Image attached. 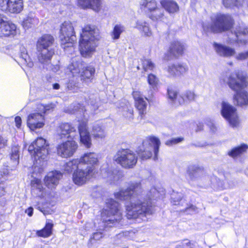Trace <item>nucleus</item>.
Listing matches in <instances>:
<instances>
[{"mask_svg":"<svg viewBox=\"0 0 248 248\" xmlns=\"http://www.w3.org/2000/svg\"><path fill=\"white\" fill-rule=\"evenodd\" d=\"M165 191L163 188L160 187L157 189L155 187L152 188L148 194V199H156L163 197L165 195Z\"/></svg>","mask_w":248,"mask_h":248,"instance_id":"obj_39","label":"nucleus"},{"mask_svg":"<svg viewBox=\"0 0 248 248\" xmlns=\"http://www.w3.org/2000/svg\"><path fill=\"white\" fill-rule=\"evenodd\" d=\"M48 107L39 104L37 108V112L30 114L27 119V124L31 130L43 127L45 124L44 114L49 110Z\"/></svg>","mask_w":248,"mask_h":248,"instance_id":"obj_12","label":"nucleus"},{"mask_svg":"<svg viewBox=\"0 0 248 248\" xmlns=\"http://www.w3.org/2000/svg\"><path fill=\"white\" fill-rule=\"evenodd\" d=\"M62 177V173L57 171L50 172L44 179L46 186L48 188H54L58 185Z\"/></svg>","mask_w":248,"mask_h":248,"instance_id":"obj_25","label":"nucleus"},{"mask_svg":"<svg viewBox=\"0 0 248 248\" xmlns=\"http://www.w3.org/2000/svg\"><path fill=\"white\" fill-rule=\"evenodd\" d=\"M23 9V0H0V9L11 14L20 13Z\"/></svg>","mask_w":248,"mask_h":248,"instance_id":"obj_16","label":"nucleus"},{"mask_svg":"<svg viewBox=\"0 0 248 248\" xmlns=\"http://www.w3.org/2000/svg\"><path fill=\"white\" fill-rule=\"evenodd\" d=\"M100 174L103 178L111 183H115L121 177V174L116 170L112 171L108 164H103L100 168Z\"/></svg>","mask_w":248,"mask_h":248,"instance_id":"obj_20","label":"nucleus"},{"mask_svg":"<svg viewBox=\"0 0 248 248\" xmlns=\"http://www.w3.org/2000/svg\"><path fill=\"white\" fill-rule=\"evenodd\" d=\"M96 170L93 167H87L85 169L79 168L73 173L72 179L75 184L82 186L92 178L95 177Z\"/></svg>","mask_w":248,"mask_h":248,"instance_id":"obj_13","label":"nucleus"},{"mask_svg":"<svg viewBox=\"0 0 248 248\" xmlns=\"http://www.w3.org/2000/svg\"><path fill=\"white\" fill-rule=\"evenodd\" d=\"M7 140L5 138L0 136V148L5 146L7 145Z\"/></svg>","mask_w":248,"mask_h":248,"instance_id":"obj_58","label":"nucleus"},{"mask_svg":"<svg viewBox=\"0 0 248 248\" xmlns=\"http://www.w3.org/2000/svg\"><path fill=\"white\" fill-rule=\"evenodd\" d=\"M58 133L62 138L66 137L74 139H76V136H78V131H76V127L69 123L61 124L58 130Z\"/></svg>","mask_w":248,"mask_h":248,"instance_id":"obj_22","label":"nucleus"},{"mask_svg":"<svg viewBox=\"0 0 248 248\" xmlns=\"http://www.w3.org/2000/svg\"><path fill=\"white\" fill-rule=\"evenodd\" d=\"M196 207L194 205H191L188 207H186L185 209H181V211L186 212L187 214H192L196 211Z\"/></svg>","mask_w":248,"mask_h":248,"instance_id":"obj_57","label":"nucleus"},{"mask_svg":"<svg viewBox=\"0 0 248 248\" xmlns=\"http://www.w3.org/2000/svg\"><path fill=\"white\" fill-rule=\"evenodd\" d=\"M114 160L124 168H131L136 165L137 156L131 150L123 149L117 151Z\"/></svg>","mask_w":248,"mask_h":248,"instance_id":"obj_11","label":"nucleus"},{"mask_svg":"<svg viewBox=\"0 0 248 248\" xmlns=\"http://www.w3.org/2000/svg\"><path fill=\"white\" fill-rule=\"evenodd\" d=\"M79 168H81V165L79 159L78 158L68 161L64 166V170L68 173L74 171Z\"/></svg>","mask_w":248,"mask_h":248,"instance_id":"obj_35","label":"nucleus"},{"mask_svg":"<svg viewBox=\"0 0 248 248\" xmlns=\"http://www.w3.org/2000/svg\"><path fill=\"white\" fill-rule=\"evenodd\" d=\"M16 126L20 128L21 125V119L19 116H16L15 119Z\"/></svg>","mask_w":248,"mask_h":248,"instance_id":"obj_59","label":"nucleus"},{"mask_svg":"<svg viewBox=\"0 0 248 248\" xmlns=\"http://www.w3.org/2000/svg\"><path fill=\"white\" fill-rule=\"evenodd\" d=\"M37 208L40 211H41L44 215H46V212H45V211L44 210H42V209H40V207H38Z\"/></svg>","mask_w":248,"mask_h":248,"instance_id":"obj_63","label":"nucleus"},{"mask_svg":"<svg viewBox=\"0 0 248 248\" xmlns=\"http://www.w3.org/2000/svg\"><path fill=\"white\" fill-rule=\"evenodd\" d=\"M233 23L231 16L217 13L211 16V23H204L203 30L207 32H218L230 29Z\"/></svg>","mask_w":248,"mask_h":248,"instance_id":"obj_6","label":"nucleus"},{"mask_svg":"<svg viewBox=\"0 0 248 248\" xmlns=\"http://www.w3.org/2000/svg\"><path fill=\"white\" fill-rule=\"evenodd\" d=\"M48 146L42 138H38L29 145L28 151L34 160L33 174L41 173L43 171L48 158Z\"/></svg>","mask_w":248,"mask_h":248,"instance_id":"obj_5","label":"nucleus"},{"mask_svg":"<svg viewBox=\"0 0 248 248\" xmlns=\"http://www.w3.org/2000/svg\"><path fill=\"white\" fill-rule=\"evenodd\" d=\"M226 182H228V180L226 179L221 181L215 176L213 177L211 180V184L213 187L219 189L227 188L232 186L230 184L226 183Z\"/></svg>","mask_w":248,"mask_h":248,"instance_id":"obj_37","label":"nucleus"},{"mask_svg":"<svg viewBox=\"0 0 248 248\" xmlns=\"http://www.w3.org/2000/svg\"><path fill=\"white\" fill-rule=\"evenodd\" d=\"M0 29V36L14 35L16 33V26L15 24L4 21Z\"/></svg>","mask_w":248,"mask_h":248,"instance_id":"obj_26","label":"nucleus"},{"mask_svg":"<svg viewBox=\"0 0 248 248\" xmlns=\"http://www.w3.org/2000/svg\"><path fill=\"white\" fill-rule=\"evenodd\" d=\"M248 148V146L247 144H242L232 148L228 152V154L230 156L235 158L246 153Z\"/></svg>","mask_w":248,"mask_h":248,"instance_id":"obj_34","label":"nucleus"},{"mask_svg":"<svg viewBox=\"0 0 248 248\" xmlns=\"http://www.w3.org/2000/svg\"><path fill=\"white\" fill-rule=\"evenodd\" d=\"M122 218V212L119 203L112 199L107 200L106 207L101 213L102 222L98 230L103 231L107 228L118 226Z\"/></svg>","mask_w":248,"mask_h":248,"instance_id":"obj_4","label":"nucleus"},{"mask_svg":"<svg viewBox=\"0 0 248 248\" xmlns=\"http://www.w3.org/2000/svg\"><path fill=\"white\" fill-rule=\"evenodd\" d=\"M53 224L52 222L47 221L45 227L36 231V235L38 237L47 238L49 237L52 233Z\"/></svg>","mask_w":248,"mask_h":248,"instance_id":"obj_33","label":"nucleus"},{"mask_svg":"<svg viewBox=\"0 0 248 248\" xmlns=\"http://www.w3.org/2000/svg\"><path fill=\"white\" fill-rule=\"evenodd\" d=\"M229 87L235 92L233 96L234 103L243 107L248 105V93L244 89L248 85L247 78L242 72L232 73L228 78Z\"/></svg>","mask_w":248,"mask_h":248,"instance_id":"obj_2","label":"nucleus"},{"mask_svg":"<svg viewBox=\"0 0 248 248\" xmlns=\"http://www.w3.org/2000/svg\"><path fill=\"white\" fill-rule=\"evenodd\" d=\"M120 111L122 115L126 119L131 120L133 118V109L129 105H125L122 107Z\"/></svg>","mask_w":248,"mask_h":248,"instance_id":"obj_41","label":"nucleus"},{"mask_svg":"<svg viewBox=\"0 0 248 248\" xmlns=\"http://www.w3.org/2000/svg\"><path fill=\"white\" fill-rule=\"evenodd\" d=\"M213 47L216 53L220 56L228 58L232 57L235 54L234 48L221 44L214 43Z\"/></svg>","mask_w":248,"mask_h":248,"instance_id":"obj_24","label":"nucleus"},{"mask_svg":"<svg viewBox=\"0 0 248 248\" xmlns=\"http://www.w3.org/2000/svg\"><path fill=\"white\" fill-rule=\"evenodd\" d=\"M148 82L150 87L155 90L157 88L159 83L158 78L154 74H149L148 76Z\"/></svg>","mask_w":248,"mask_h":248,"instance_id":"obj_46","label":"nucleus"},{"mask_svg":"<svg viewBox=\"0 0 248 248\" xmlns=\"http://www.w3.org/2000/svg\"><path fill=\"white\" fill-rule=\"evenodd\" d=\"M10 157L11 161H13V166L18 165L19 158V147L18 146L16 145L12 147Z\"/></svg>","mask_w":248,"mask_h":248,"instance_id":"obj_43","label":"nucleus"},{"mask_svg":"<svg viewBox=\"0 0 248 248\" xmlns=\"http://www.w3.org/2000/svg\"><path fill=\"white\" fill-rule=\"evenodd\" d=\"M248 57V51L241 52L237 55L235 57L238 60H244Z\"/></svg>","mask_w":248,"mask_h":248,"instance_id":"obj_55","label":"nucleus"},{"mask_svg":"<svg viewBox=\"0 0 248 248\" xmlns=\"http://www.w3.org/2000/svg\"><path fill=\"white\" fill-rule=\"evenodd\" d=\"M136 28L140 30L143 35L150 37L152 35V32L149 27L148 24L145 22L138 21Z\"/></svg>","mask_w":248,"mask_h":248,"instance_id":"obj_38","label":"nucleus"},{"mask_svg":"<svg viewBox=\"0 0 248 248\" xmlns=\"http://www.w3.org/2000/svg\"><path fill=\"white\" fill-rule=\"evenodd\" d=\"M185 44L179 41H174L171 43L170 47V53L174 57L181 55L185 49Z\"/></svg>","mask_w":248,"mask_h":248,"instance_id":"obj_27","label":"nucleus"},{"mask_svg":"<svg viewBox=\"0 0 248 248\" xmlns=\"http://www.w3.org/2000/svg\"><path fill=\"white\" fill-rule=\"evenodd\" d=\"M221 113L231 127L234 128L239 126V120L236 109L234 107L223 101L221 103Z\"/></svg>","mask_w":248,"mask_h":248,"instance_id":"obj_14","label":"nucleus"},{"mask_svg":"<svg viewBox=\"0 0 248 248\" xmlns=\"http://www.w3.org/2000/svg\"><path fill=\"white\" fill-rule=\"evenodd\" d=\"M53 88L54 89L58 90L60 88V85L58 83H55L53 85Z\"/></svg>","mask_w":248,"mask_h":248,"instance_id":"obj_62","label":"nucleus"},{"mask_svg":"<svg viewBox=\"0 0 248 248\" xmlns=\"http://www.w3.org/2000/svg\"><path fill=\"white\" fill-rule=\"evenodd\" d=\"M177 77H180L181 76H184L188 71V67L185 63H177Z\"/></svg>","mask_w":248,"mask_h":248,"instance_id":"obj_48","label":"nucleus"},{"mask_svg":"<svg viewBox=\"0 0 248 248\" xmlns=\"http://www.w3.org/2000/svg\"><path fill=\"white\" fill-rule=\"evenodd\" d=\"M172 202L174 205H179L180 203H182L183 202V200L181 198V194L175 193L172 195Z\"/></svg>","mask_w":248,"mask_h":248,"instance_id":"obj_53","label":"nucleus"},{"mask_svg":"<svg viewBox=\"0 0 248 248\" xmlns=\"http://www.w3.org/2000/svg\"><path fill=\"white\" fill-rule=\"evenodd\" d=\"M83 111V108H81V109H79L78 110L77 112H79V113H80V112H82Z\"/></svg>","mask_w":248,"mask_h":248,"instance_id":"obj_64","label":"nucleus"},{"mask_svg":"<svg viewBox=\"0 0 248 248\" xmlns=\"http://www.w3.org/2000/svg\"><path fill=\"white\" fill-rule=\"evenodd\" d=\"M38 22V19L30 16H27L25 18L23 21L22 25L25 29H28L31 27L32 25H35Z\"/></svg>","mask_w":248,"mask_h":248,"instance_id":"obj_45","label":"nucleus"},{"mask_svg":"<svg viewBox=\"0 0 248 248\" xmlns=\"http://www.w3.org/2000/svg\"><path fill=\"white\" fill-rule=\"evenodd\" d=\"M92 135L96 139H103L106 136L104 127L100 124H95L92 129Z\"/></svg>","mask_w":248,"mask_h":248,"instance_id":"obj_36","label":"nucleus"},{"mask_svg":"<svg viewBox=\"0 0 248 248\" xmlns=\"http://www.w3.org/2000/svg\"><path fill=\"white\" fill-rule=\"evenodd\" d=\"M123 31V27L119 25L115 26L112 34V38L114 39H118L120 37L121 33Z\"/></svg>","mask_w":248,"mask_h":248,"instance_id":"obj_50","label":"nucleus"},{"mask_svg":"<svg viewBox=\"0 0 248 248\" xmlns=\"http://www.w3.org/2000/svg\"><path fill=\"white\" fill-rule=\"evenodd\" d=\"M21 58L24 61V63L26 64L28 67H32L33 66V62L24 48L21 49Z\"/></svg>","mask_w":248,"mask_h":248,"instance_id":"obj_44","label":"nucleus"},{"mask_svg":"<svg viewBox=\"0 0 248 248\" xmlns=\"http://www.w3.org/2000/svg\"><path fill=\"white\" fill-rule=\"evenodd\" d=\"M140 6V9L148 15L156 8L157 3L155 0H141Z\"/></svg>","mask_w":248,"mask_h":248,"instance_id":"obj_28","label":"nucleus"},{"mask_svg":"<svg viewBox=\"0 0 248 248\" xmlns=\"http://www.w3.org/2000/svg\"><path fill=\"white\" fill-rule=\"evenodd\" d=\"M80 77L81 80L85 83L91 82L93 79L95 73V68L93 66H87L85 69L83 68Z\"/></svg>","mask_w":248,"mask_h":248,"instance_id":"obj_29","label":"nucleus"},{"mask_svg":"<svg viewBox=\"0 0 248 248\" xmlns=\"http://www.w3.org/2000/svg\"><path fill=\"white\" fill-rule=\"evenodd\" d=\"M166 71L168 73V76L173 78L177 77V63L169 64L167 67H166Z\"/></svg>","mask_w":248,"mask_h":248,"instance_id":"obj_47","label":"nucleus"},{"mask_svg":"<svg viewBox=\"0 0 248 248\" xmlns=\"http://www.w3.org/2000/svg\"><path fill=\"white\" fill-rule=\"evenodd\" d=\"M169 98L172 101L176 103L178 102L179 99L180 100V96H178L177 93L172 90H168V91Z\"/></svg>","mask_w":248,"mask_h":248,"instance_id":"obj_51","label":"nucleus"},{"mask_svg":"<svg viewBox=\"0 0 248 248\" xmlns=\"http://www.w3.org/2000/svg\"><path fill=\"white\" fill-rule=\"evenodd\" d=\"M80 164H86L87 167H93L95 169V165L98 163V155L94 152H87L85 153L79 158Z\"/></svg>","mask_w":248,"mask_h":248,"instance_id":"obj_23","label":"nucleus"},{"mask_svg":"<svg viewBox=\"0 0 248 248\" xmlns=\"http://www.w3.org/2000/svg\"><path fill=\"white\" fill-rule=\"evenodd\" d=\"M160 144V142L158 138L155 136H150L144 140L142 147L138 150L137 153L143 160L151 157L154 152V159L155 160L157 159Z\"/></svg>","mask_w":248,"mask_h":248,"instance_id":"obj_8","label":"nucleus"},{"mask_svg":"<svg viewBox=\"0 0 248 248\" xmlns=\"http://www.w3.org/2000/svg\"><path fill=\"white\" fill-rule=\"evenodd\" d=\"M99 34V30L94 25H87L82 29L79 41V49L82 56L90 57L95 52Z\"/></svg>","mask_w":248,"mask_h":248,"instance_id":"obj_3","label":"nucleus"},{"mask_svg":"<svg viewBox=\"0 0 248 248\" xmlns=\"http://www.w3.org/2000/svg\"><path fill=\"white\" fill-rule=\"evenodd\" d=\"M54 39L52 36L45 34L40 37L37 42L38 59L40 63L47 64L54 54V50L50 48Z\"/></svg>","mask_w":248,"mask_h":248,"instance_id":"obj_7","label":"nucleus"},{"mask_svg":"<svg viewBox=\"0 0 248 248\" xmlns=\"http://www.w3.org/2000/svg\"><path fill=\"white\" fill-rule=\"evenodd\" d=\"M180 100L179 99L178 103L180 105L191 101L195 98V93L191 91H186L180 95Z\"/></svg>","mask_w":248,"mask_h":248,"instance_id":"obj_40","label":"nucleus"},{"mask_svg":"<svg viewBox=\"0 0 248 248\" xmlns=\"http://www.w3.org/2000/svg\"><path fill=\"white\" fill-rule=\"evenodd\" d=\"M148 16L153 21H160L163 22L167 21L166 16L164 15V10L157 6Z\"/></svg>","mask_w":248,"mask_h":248,"instance_id":"obj_30","label":"nucleus"},{"mask_svg":"<svg viewBox=\"0 0 248 248\" xmlns=\"http://www.w3.org/2000/svg\"><path fill=\"white\" fill-rule=\"evenodd\" d=\"M160 3L162 7L170 14H173L179 11V6L174 1L171 0H161Z\"/></svg>","mask_w":248,"mask_h":248,"instance_id":"obj_32","label":"nucleus"},{"mask_svg":"<svg viewBox=\"0 0 248 248\" xmlns=\"http://www.w3.org/2000/svg\"><path fill=\"white\" fill-rule=\"evenodd\" d=\"M78 136H76V138L78 137L79 134L80 142L86 148H90L92 142L90 134L87 128V119L84 118L83 120H78Z\"/></svg>","mask_w":248,"mask_h":248,"instance_id":"obj_19","label":"nucleus"},{"mask_svg":"<svg viewBox=\"0 0 248 248\" xmlns=\"http://www.w3.org/2000/svg\"><path fill=\"white\" fill-rule=\"evenodd\" d=\"M145 193L139 183H132L127 188L115 193V197L118 200H130L125 204L127 218L135 219L153 214L152 202L144 197Z\"/></svg>","mask_w":248,"mask_h":248,"instance_id":"obj_1","label":"nucleus"},{"mask_svg":"<svg viewBox=\"0 0 248 248\" xmlns=\"http://www.w3.org/2000/svg\"><path fill=\"white\" fill-rule=\"evenodd\" d=\"M33 208L31 207H30L29 208H28V209H27L25 210V213L26 214H27V215L29 217H31V216H32V215L33 214Z\"/></svg>","mask_w":248,"mask_h":248,"instance_id":"obj_60","label":"nucleus"},{"mask_svg":"<svg viewBox=\"0 0 248 248\" xmlns=\"http://www.w3.org/2000/svg\"><path fill=\"white\" fill-rule=\"evenodd\" d=\"M31 193L34 197L47 200L52 196L44 187L42 181L39 178H34L31 181Z\"/></svg>","mask_w":248,"mask_h":248,"instance_id":"obj_15","label":"nucleus"},{"mask_svg":"<svg viewBox=\"0 0 248 248\" xmlns=\"http://www.w3.org/2000/svg\"><path fill=\"white\" fill-rule=\"evenodd\" d=\"M50 61L47 64H42L44 68H46L48 70L52 71L53 72H58L60 68V65L58 64L52 65L51 64Z\"/></svg>","mask_w":248,"mask_h":248,"instance_id":"obj_52","label":"nucleus"},{"mask_svg":"<svg viewBox=\"0 0 248 248\" xmlns=\"http://www.w3.org/2000/svg\"><path fill=\"white\" fill-rule=\"evenodd\" d=\"M103 237V233L102 232H94L92 236L90 239V241L92 243H93V241H98L99 240Z\"/></svg>","mask_w":248,"mask_h":248,"instance_id":"obj_54","label":"nucleus"},{"mask_svg":"<svg viewBox=\"0 0 248 248\" xmlns=\"http://www.w3.org/2000/svg\"><path fill=\"white\" fill-rule=\"evenodd\" d=\"M183 140V139L181 138L172 139L171 140L167 141L166 142V144L168 145H170L174 144H176L182 141Z\"/></svg>","mask_w":248,"mask_h":248,"instance_id":"obj_56","label":"nucleus"},{"mask_svg":"<svg viewBox=\"0 0 248 248\" xmlns=\"http://www.w3.org/2000/svg\"><path fill=\"white\" fill-rule=\"evenodd\" d=\"M248 6V0H223V4L227 8H233L240 6L245 2Z\"/></svg>","mask_w":248,"mask_h":248,"instance_id":"obj_42","label":"nucleus"},{"mask_svg":"<svg viewBox=\"0 0 248 248\" xmlns=\"http://www.w3.org/2000/svg\"><path fill=\"white\" fill-rule=\"evenodd\" d=\"M142 61V65L143 69L146 71L148 70H152L155 67V64L149 60L147 59H144L141 60Z\"/></svg>","mask_w":248,"mask_h":248,"instance_id":"obj_49","label":"nucleus"},{"mask_svg":"<svg viewBox=\"0 0 248 248\" xmlns=\"http://www.w3.org/2000/svg\"><path fill=\"white\" fill-rule=\"evenodd\" d=\"M73 26L70 21H65L61 26L59 37L61 46L66 50L67 47L73 48V43L76 41V36Z\"/></svg>","mask_w":248,"mask_h":248,"instance_id":"obj_9","label":"nucleus"},{"mask_svg":"<svg viewBox=\"0 0 248 248\" xmlns=\"http://www.w3.org/2000/svg\"><path fill=\"white\" fill-rule=\"evenodd\" d=\"M228 38V43L230 44L237 42L246 44L248 42V31L243 27H236L233 32L232 31L229 32Z\"/></svg>","mask_w":248,"mask_h":248,"instance_id":"obj_17","label":"nucleus"},{"mask_svg":"<svg viewBox=\"0 0 248 248\" xmlns=\"http://www.w3.org/2000/svg\"><path fill=\"white\" fill-rule=\"evenodd\" d=\"M83 62L79 57L72 59L67 68L73 76L67 84L69 90L75 92L78 88V77L81 70L83 69Z\"/></svg>","mask_w":248,"mask_h":248,"instance_id":"obj_10","label":"nucleus"},{"mask_svg":"<svg viewBox=\"0 0 248 248\" xmlns=\"http://www.w3.org/2000/svg\"><path fill=\"white\" fill-rule=\"evenodd\" d=\"M133 96L135 100V107L139 111V114L142 116L146 113L147 106V99L143 97L139 91H134Z\"/></svg>","mask_w":248,"mask_h":248,"instance_id":"obj_21","label":"nucleus"},{"mask_svg":"<svg viewBox=\"0 0 248 248\" xmlns=\"http://www.w3.org/2000/svg\"><path fill=\"white\" fill-rule=\"evenodd\" d=\"M78 4L82 8H90L98 11L100 6V0H78Z\"/></svg>","mask_w":248,"mask_h":248,"instance_id":"obj_31","label":"nucleus"},{"mask_svg":"<svg viewBox=\"0 0 248 248\" xmlns=\"http://www.w3.org/2000/svg\"><path fill=\"white\" fill-rule=\"evenodd\" d=\"M207 124L210 128L211 130L212 131H213V132L215 131V130H216V127L212 122H211V121L209 122V123Z\"/></svg>","mask_w":248,"mask_h":248,"instance_id":"obj_61","label":"nucleus"},{"mask_svg":"<svg viewBox=\"0 0 248 248\" xmlns=\"http://www.w3.org/2000/svg\"><path fill=\"white\" fill-rule=\"evenodd\" d=\"M77 148L78 145L75 141L68 140L58 145L57 153L62 157H69L74 154Z\"/></svg>","mask_w":248,"mask_h":248,"instance_id":"obj_18","label":"nucleus"}]
</instances>
